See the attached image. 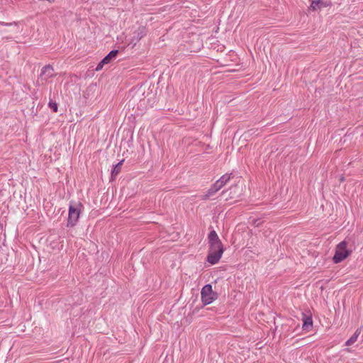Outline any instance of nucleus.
Returning <instances> with one entry per match:
<instances>
[{
    "mask_svg": "<svg viewBox=\"0 0 363 363\" xmlns=\"http://www.w3.org/2000/svg\"><path fill=\"white\" fill-rule=\"evenodd\" d=\"M216 184L219 186L220 189L225 186L224 184H223L222 181H220V179L217 180L216 182Z\"/></svg>",
    "mask_w": 363,
    "mask_h": 363,
    "instance_id": "obj_16",
    "label": "nucleus"
},
{
    "mask_svg": "<svg viewBox=\"0 0 363 363\" xmlns=\"http://www.w3.org/2000/svg\"><path fill=\"white\" fill-rule=\"evenodd\" d=\"M54 76V69L52 66L46 65L41 69L40 78L42 80H48L49 78Z\"/></svg>",
    "mask_w": 363,
    "mask_h": 363,
    "instance_id": "obj_6",
    "label": "nucleus"
},
{
    "mask_svg": "<svg viewBox=\"0 0 363 363\" xmlns=\"http://www.w3.org/2000/svg\"><path fill=\"white\" fill-rule=\"evenodd\" d=\"M232 174H225L224 175H223L219 179L220 181H222L223 184H224V185H225L230 179V176H231Z\"/></svg>",
    "mask_w": 363,
    "mask_h": 363,
    "instance_id": "obj_13",
    "label": "nucleus"
},
{
    "mask_svg": "<svg viewBox=\"0 0 363 363\" xmlns=\"http://www.w3.org/2000/svg\"><path fill=\"white\" fill-rule=\"evenodd\" d=\"M220 190L219 186L215 183L207 191V193L202 196V199L207 200L209 197L213 196L217 191Z\"/></svg>",
    "mask_w": 363,
    "mask_h": 363,
    "instance_id": "obj_9",
    "label": "nucleus"
},
{
    "mask_svg": "<svg viewBox=\"0 0 363 363\" xmlns=\"http://www.w3.org/2000/svg\"><path fill=\"white\" fill-rule=\"evenodd\" d=\"M325 5L321 0H313L311 4V9L313 11L320 9L322 6Z\"/></svg>",
    "mask_w": 363,
    "mask_h": 363,
    "instance_id": "obj_11",
    "label": "nucleus"
},
{
    "mask_svg": "<svg viewBox=\"0 0 363 363\" xmlns=\"http://www.w3.org/2000/svg\"><path fill=\"white\" fill-rule=\"evenodd\" d=\"M0 25L9 26V25H11V23H4V22H1V21H0Z\"/></svg>",
    "mask_w": 363,
    "mask_h": 363,
    "instance_id": "obj_17",
    "label": "nucleus"
},
{
    "mask_svg": "<svg viewBox=\"0 0 363 363\" xmlns=\"http://www.w3.org/2000/svg\"><path fill=\"white\" fill-rule=\"evenodd\" d=\"M49 106L51 109L53 110L54 112H57V104L55 102L50 101Z\"/></svg>",
    "mask_w": 363,
    "mask_h": 363,
    "instance_id": "obj_14",
    "label": "nucleus"
},
{
    "mask_svg": "<svg viewBox=\"0 0 363 363\" xmlns=\"http://www.w3.org/2000/svg\"><path fill=\"white\" fill-rule=\"evenodd\" d=\"M82 207V205L81 203H74L73 201L70 202L67 223V227H73L77 224L79 218Z\"/></svg>",
    "mask_w": 363,
    "mask_h": 363,
    "instance_id": "obj_2",
    "label": "nucleus"
},
{
    "mask_svg": "<svg viewBox=\"0 0 363 363\" xmlns=\"http://www.w3.org/2000/svg\"><path fill=\"white\" fill-rule=\"evenodd\" d=\"M359 332H358V330H357L351 337L349 340H347L346 342V345L347 346H350L352 345V344H354L356 341H357V339L359 336Z\"/></svg>",
    "mask_w": 363,
    "mask_h": 363,
    "instance_id": "obj_12",
    "label": "nucleus"
},
{
    "mask_svg": "<svg viewBox=\"0 0 363 363\" xmlns=\"http://www.w3.org/2000/svg\"><path fill=\"white\" fill-rule=\"evenodd\" d=\"M124 162V160H122L118 163H117L114 167L113 169L111 171V179L113 180L115 177L120 173L121 170V166L123 164V162Z\"/></svg>",
    "mask_w": 363,
    "mask_h": 363,
    "instance_id": "obj_10",
    "label": "nucleus"
},
{
    "mask_svg": "<svg viewBox=\"0 0 363 363\" xmlns=\"http://www.w3.org/2000/svg\"><path fill=\"white\" fill-rule=\"evenodd\" d=\"M226 192V191H223L222 194H225Z\"/></svg>",
    "mask_w": 363,
    "mask_h": 363,
    "instance_id": "obj_18",
    "label": "nucleus"
},
{
    "mask_svg": "<svg viewBox=\"0 0 363 363\" xmlns=\"http://www.w3.org/2000/svg\"><path fill=\"white\" fill-rule=\"evenodd\" d=\"M201 296L203 305L210 304L218 298L217 293L213 291L211 284H206L202 288Z\"/></svg>",
    "mask_w": 363,
    "mask_h": 363,
    "instance_id": "obj_4",
    "label": "nucleus"
},
{
    "mask_svg": "<svg viewBox=\"0 0 363 363\" xmlns=\"http://www.w3.org/2000/svg\"><path fill=\"white\" fill-rule=\"evenodd\" d=\"M355 249L354 240L350 238H346L337 245L333 261L335 264L340 263L347 258Z\"/></svg>",
    "mask_w": 363,
    "mask_h": 363,
    "instance_id": "obj_1",
    "label": "nucleus"
},
{
    "mask_svg": "<svg viewBox=\"0 0 363 363\" xmlns=\"http://www.w3.org/2000/svg\"><path fill=\"white\" fill-rule=\"evenodd\" d=\"M223 253V252L208 251V255L207 256V261L211 264H215L218 262V261L220 260V259L222 257Z\"/></svg>",
    "mask_w": 363,
    "mask_h": 363,
    "instance_id": "obj_7",
    "label": "nucleus"
},
{
    "mask_svg": "<svg viewBox=\"0 0 363 363\" xmlns=\"http://www.w3.org/2000/svg\"><path fill=\"white\" fill-rule=\"evenodd\" d=\"M210 252H223V246L216 232L211 230L208 236Z\"/></svg>",
    "mask_w": 363,
    "mask_h": 363,
    "instance_id": "obj_3",
    "label": "nucleus"
},
{
    "mask_svg": "<svg viewBox=\"0 0 363 363\" xmlns=\"http://www.w3.org/2000/svg\"><path fill=\"white\" fill-rule=\"evenodd\" d=\"M118 53V50H111L106 56H105L96 67V71H100L103 69L105 65L110 63L112 60H115Z\"/></svg>",
    "mask_w": 363,
    "mask_h": 363,
    "instance_id": "obj_5",
    "label": "nucleus"
},
{
    "mask_svg": "<svg viewBox=\"0 0 363 363\" xmlns=\"http://www.w3.org/2000/svg\"><path fill=\"white\" fill-rule=\"evenodd\" d=\"M303 315V325L302 328L303 330L308 331L313 327V320L311 315H306L302 313Z\"/></svg>",
    "mask_w": 363,
    "mask_h": 363,
    "instance_id": "obj_8",
    "label": "nucleus"
},
{
    "mask_svg": "<svg viewBox=\"0 0 363 363\" xmlns=\"http://www.w3.org/2000/svg\"><path fill=\"white\" fill-rule=\"evenodd\" d=\"M140 32L138 33L137 38L138 40H140L143 35H144V28L140 29Z\"/></svg>",
    "mask_w": 363,
    "mask_h": 363,
    "instance_id": "obj_15",
    "label": "nucleus"
}]
</instances>
